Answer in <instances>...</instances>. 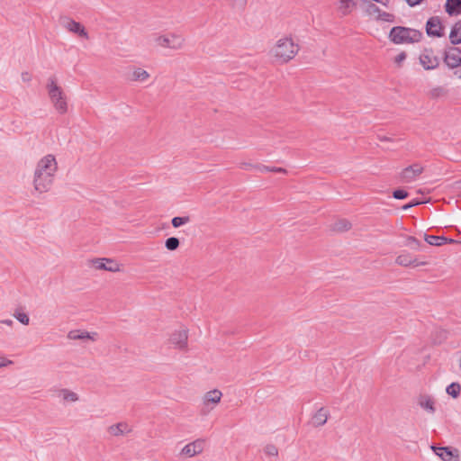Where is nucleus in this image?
I'll return each instance as SVG.
<instances>
[{
	"mask_svg": "<svg viewBox=\"0 0 461 461\" xmlns=\"http://www.w3.org/2000/svg\"><path fill=\"white\" fill-rule=\"evenodd\" d=\"M256 164H250V163H241L240 167L242 169H251L255 168Z\"/></svg>",
	"mask_w": 461,
	"mask_h": 461,
	"instance_id": "37998d69",
	"label": "nucleus"
},
{
	"mask_svg": "<svg viewBox=\"0 0 461 461\" xmlns=\"http://www.w3.org/2000/svg\"><path fill=\"white\" fill-rule=\"evenodd\" d=\"M420 63L424 69L430 70L438 67L439 59L434 55L432 49H425L420 55Z\"/></svg>",
	"mask_w": 461,
	"mask_h": 461,
	"instance_id": "1a4fd4ad",
	"label": "nucleus"
},
{
	"mask_svg": "<svg viewBox=\"0 0 461 461\" xmlns=\"http://www.w3.org/2000/svg\"><path fill=\"white\" fill-rule=\"evenodd\" d=\"M376 19L386 23H393L395 21V16L393 14L381 11L380 14L377 15Z\"/></svg>",
	"mask_w": 461,
	"mask_h": 461,
	"instance_id": "473e14b6",
	"label": "nucleus"
},
{
	"mask_svg": "<svg viewBox=\"0 0 461 461\" xmlns=\"http://www.w3.org/2000/svg\"><path fill=\"white\" fill-rule=\"evenodd\" d=\"M395 263H398L401 266L406 267H418L420 266H425L427 264V261H395Z\"/></svg>",
	"mask_w": 461,
	"mask_h": 461,
	"instance_id": "7c9ffc66",
	"label": "nucleus"
},
{
	"mask_svg": "<svg viewBox=\"0 0 461 461\" xmlns=\"http://www.w3.org/2000/svg\"><path fill=\"white\" fill-rule=\"evenodd\" d=\"M406 53L405 51H402L400 52L395 58H394V62L396 65L400 66L402 64V61H404L406 59Z\"/></svg>",
	"mask_w": 461,
	"mask_h": 461,
	"instance_id": "58836bf2",
	"label": "nucleus"
},
{
	"mask_svg": "<svg viewBox=\"0 0 461 461\" xmlns=\"http://www.w3.org/2000/svg\"><path fill=\"white\" fill-rule=\"evenodd\" d=\"M10 363H11V361H9V360L6 361L5 358L0 357V368L6 366Z\"/></svg>",
	"mask_w": 461,
	"mask_h": 461,
	"instance_id": "a18cd8bd",
	"label": "nucleus"
},
{
	"mask_svg": "<svg viewBox=\"0 0 461 461\" xmlns=\"http://www.w3.org/2000/svg\"><path fill=\"white\" fill-rule=\"evenodd\" d=\"M94 259H102V260H104V259H108L107 258H95Z\"/></svg>",
	"mask_w": 461,
	"mask_h": 461,
	"instance_id": "09e8293b",
	"label": "nucleus"
},
{
	"mask_svg": "<svg viewBox=\"0 0 461 461\" xmlns=\"http://www.w3.org/2000/svg\"><path fill=\"white\" fill-rule=\"evenodd\" d=\"M1 322L7 326H12L14 324V321H12L10 319L3 320V321H1Z\"/></svg>",
	"mask_w": 461,
	"mask_h": 461,
	"instance_id": "49530a36",
	"label": "nucleus"
},
{
	"mask_svg": "<svg viewBox=\"0 0 461 461\" xmlns=\"http://www.w3.org/2000/svg\"><path fill=\"white\" fill-rule=\"evenodd\" d=\"M255 169L261 173L275 172V173H286V169L283 167H268L262 164H256Z\"/></svg>",
	"mask_w": 461,
	"mask_h": 461,
	"instance_id": "bb28decb",
	"label": "nucleus"
},
{
	"mask_svg": "<svg viewBox=\"0 0 461 461\" xmlns=\"http://www.w3.org/2000/svg\"><path fill=\"white\" fill-rule=\"evenodd\" d=\"M426 33L429 37L440 38L444 36V26L438 16H432L426 23Z\"/></svg>",
	"mask_w": 461,
	"mask_h": 461,
	"instance_id": "0eeeda50",
	"label": "nucleus"
},
{
	"mask_svg": "<svg viewBox=\"0 0 461 461\" xmlns=\"http://www.w3.org/2000/svg\"><path fill=\"white\" fill-rule=\"evenodd\" d=\"M454 74L461 79V65L456 68V70L454 72Z\"/></svg>",
	"mask_w": 461,
	"mask_h": 461,
	"instance_id": "de8ad7c7",
	"label": "nucleus"
},
{
	"mask_svg": "<svg viewBox=\"0 0 461 461\" xmlns=\"http://www.w3.org/2000/svg\"><path fill=\"white\" fill-rule=\"evenodd\" d=\"M61 393L63 394L64 401L76 402L78 400L77 394L74 392L68 391V389H63Z\"/></svg>",
	"mask_w": 461,
	"mask_h": 461,
	"instance_id": "2f4dec72",
	"label": "nucleus"
},
{
	"mask_svg": "<svg viewBox=\"0 0 461 461\" xmlns=\"http://www.w3.org/2000/svg\"><path fill=\"white\" fill-rule=\"evenodd\" d=\"M366 13L370 15L375 14H377V15H379L381 13V9L375 4H369L366 7Z\"/></svg>",
	"mask_w": 461,
	"mask_h": 461,
	"instance_id": "e433bc0d",
	"label": "nucleus"
},
{
	"mask_svg": "<svg viewBox=\"0 0 461 461\" xmlns=\"http://www.w3.org/2000/svg\"><path fill=\"white\" fill-rule=\"evenodd\" d=\"M382 140H389V138L384 137V139H381Z\"/></svg>",
	"mask_w": 461,
	"mask_h": 461,
	"instance_id": "8fccbe9b",
	"label": "nucleus"
},
{
	"mask_svg": "<svg viewBox=\"0 0 461 461\" xmlns=\"http://www.w3.org/2000/svg\"><path fill=\"white\" fill-rule=\"evenodd\" d=\"M96 337H97V333L96 332H88V331H81V330H70L68 334V338L69 339H73V340H76V339H91V340H95L96 339Z\"/></svg>",
	"mask_w": 461,
	"mask_h": 461,
	"instance_id": "dca6fc26",
	"label": "nucleus"
},
{
	"mask_svg": "<svg viewBox=\"0 0 461 461\" xmlns=\"http://www.w3.org/2000/svg\"><path fill=\"white\" fill-rule=\"evenodd\" d=\"M445 11L449 16H457L461 14V0H447Z\"/></svg>",
	"mask_w": 461,
	"mask_h": 461,
	"instance_id": "f3484780",
	"label": "nucleus"
},
{
	"mask_svg": "<svg viewBox=\"0 0 461 461\" xmlns=\"http://www.w3.org/2000/svg\"><path fill=\"white\" fill-rule=\"evenodd\" d=\"M22 79L24 82H28L32 79L31 75L28 72H23L22 73Z\"/></svg>",
	"mask_w": 461,
	"mask_h": 461,
	"instance_id": "c03bdc74",
	"label": "nucleus"
},
{
	"mask_svg": "<svg viewBox=\"0 0 461 461\" xmlns=\"http://www.w3.org/2000/svg\"><path fill=\"white\" fill-rule=\"evenodd\" d=\"M204 447V440L203 439H196L187 445H185L182 450L181 455L186 456L188 457L194 456L195 455L203 452Z\"/></svg>",
	"mask_w": 461,
	"mask_h": 461,
	"instance_id": "9b49d317",
	"label": "nucleus"
},
{
	"mask_svg": "<svg viewBox=\"0 0 461 461\" xmlns=\"http://www.w3.org/2000/svg\"><path fill=\"white\" fill-rule=\"evenodd\" d=\"M299 46L291 38L280 39L272 52L275 58L281 63H287L298 53Z\"/></svg>",
	"mask_w": 461,
	"mask_h": 461,
	"instance_id": "20e7f679",
	"label": "nucleus"
},
{
	"mask_svg": "<svg viewBox=\"0 0 461 461\" xmlns=\"http://www.w3.org/2000/svg\"><path fill=\"white\" fill-rule=\"evenodd\" d=\"M422 37L420 31L404 26L393 27L388 35L389 40L394 44L417 43Z\"/></svg>",
	"mask_w": 461,
	"mask_h": 461,
	"instance_id": "f03ea898",
	"label": "nucleus"
},
{
	"mask_svg": "<svg viewBox=\"0 0 461 461\" xmlns=\"http://www.w3.org/2000/svg\"><path fill=\"white\" fill-rule=\"evenodd\" d=\"M423 0H405V2L410 5L411 7L416 6L420 5Z\"/></svg>",
	"mask_w": 461,
	"mask_h": 461,
	"instance_id": "79ce46f5",
	"label": "nucleus"
},
{
	"mask_svg": "<svg viewBox=\"0 0 461 461\" xmlns=\"http://www.w3.org/2000/svg\"><path fill=\"white\" fill-rule=\"evenodd\" d=\"M57 170L58 163L53 155L48 154L41 158L34 171V189L41 194L48 192L53 184Z\"/></svg>",
	"mask_w": 461,
	"mask_h": 461,
	"instance_id": "f257e3e1",
	"label": "nucleus"
},
{
	"mask_svg": "<svg viewBox=\"0 0 461 461\" xmlns=\"http://www.w3.org/2000/svg\"><path fill=\"white\" fill-rule=\"evenodd\" d=\"M442 92H443L442 87H436L431 90L430 95L432 97H438Z\"/></svg>",
	"mask_w": 461,
	"mask_h": 461,
	"instance_id": "a19ab883",
	"label": "nucleus"
},
{
	"mask_svg": "<svg viewBox=\"0 0 461 461\" xmlns=\"http://www.w3.org/2000/svg\"><path fill=\"white\" fill-rule=\"evenodd\" d=\"M91 267L95 269L117 272L121 270L118 261H90Z\"/></svg>",
	"mask_w": 461,
	"mask_h": 461,
	"instance_id": "2eb2a0df",
	"label": "nucleus"
},
{
	"mask_svg": "<svg viewBox=\"0 0 461 461\" xmlns=\"http://www.w3.org/2000/svg\"><path fill=\"white\" fill-rule=\"evenodd\" d=\"M233 6L244 8L247 5L248 0H230Z\"/></svg>",
	"mask_w": 461,
	"mask_h": 461,
	"instance_id": "ea45409f",
	"label": "nucleus"
},
{
	"mask_svg": "<svg viewBox=\"0 0 461 461\" xmlns=\"http://www.w3.org/2000/svg\"><path fill=\"white\" fill-rule=\"evenodd\" d=\"M187 330H181L175 331L172 333L170 337V342L173 344L176 348L179 349H184L186 348L187 345Z\"/></svg>",
	"mask_w": 461,
	"mask_h": 461,
	"instance_id": "4468645a",
	"label": "nucleus"
},
{
	"mask_svg": "<svg viewBox=\"0 0 461 461\" xmlns=\"http://www.w3.org/2000/svg\"><path fill=\"white\" fill-rule=\"evenodd\" d=\"M422 171H423V168L420 165L413 164V165H411V166L405 167L402 171L401 177L403 180V182L410 183V182L415 180V178L419 175H420L422 173Z\"/></svg>",
	"mask_w": 461,
	"mask_h": 461,
	"instance_id": "f8f14e48",
	"label": "nucleus"
},
{
	"mask_svg": "<svg viewBox=\"0 0 461 461\" xmlns=\"http://www.w3.org/2000/svg\"><path fill=\"white\" fill-rule=\"evenodd\" d=\"M14 318L23 325H28L30 322V318L27 313L22 312H15L14 313Z\"/></svg>",
	"mask_w": 461,
	"mask_h": 461,
	"instance_id": "72a5a7b5",
	"label": "nucleus"
},
{
	"mask_svg": "<svg viewBox=\"0 0 461 461\" xmlns=\"http://www.w3.org/2000/svg\"><path fill=\"white\" fill-rule=\"evenodd\" d=\"M165 247L168 250H175L179 247V240L176 237H170L166 240Z\"/></svg>",
	"mask_w": 461,
	"mask_h": 461,
	"instance_id": "c756f323",
	"label": "nucleus"
},
{
	"mask_svg": "<svg viewBox=\"0 0 461 461\" xmlns=\"http://www.w3.org/2000/svg\"><path fill=\"white\" fill-rule=\"evenodd\" d=\"M446 392L448 395L456 399L460 395L461 386L458 383L453 382L447 386Z\"/></svg>",
	"mask_w": 461,
	"mask_h": 461,
	"instance_id": "cd10ccee",
	"label": "nucleus"
},
{
	"mask_svg": "<svg viewBox=\"0 0 461 461\" xmlns=\"http://www.w3.org/2000/svg\"><path fill=\"white\" fill-rule=\"evenodd\" d=\"M351 227L352 225L348 220L339 219L330 225V230L340 233L349 230Z\"/></svg>",
	"mask_w": 461,
	"mask_h": 461,
	"instance_id": "aec40b11",
	"label": "nucleus"
},
{
	"mask_svg": "<svg viewBox=\"0 0 461 461\" xmlns=\"http://www.w3.org/2000/svg\"><path fill=\"white\" fill-rule=\"evenodd\" d=\"M265 453L270 456H276L278 455V449L275 445L269 444L265 447Z\"/></svg>",
	"mask_w": 461,
	"mask_h": 461,
	"instance_id": "c9c22d12",
	"label": "nucleus"
},
{
	"mask_svg": "<svg viewBox=\"0 0 461 461\" xmlns=\"http://www.w3.org/2000/svg\"><path fill=\"white\" fill-rule=\"evenodd\" d=\"M59 23L60 25L68 31L74 32L84 39H88V32L80 23L76 22L68 16L60 17Z\"/></svg>",
	"mask_w": 461,
	"mask_h": 461,
	"instance_id": "423d86ee",
	"label": "nucleus"
},
{
	"mask_svg": "<svg viewBox=\"0 0 461 461\" xmlns=\"http://www.w3.org/2000/svg\"><path fill=\"white\" fill-rule=\"evenodd\" d=\"M156 41L161 47L179 50L183 47L185 39L181 35L172 33L161 35L157 38Z\"/></svg>",
	"mask_w": 461,
	"mask_h": 461,
	"instance_id": "39448f33",
	"label": "nucleus"
},
{
	"mask_svg": "<svg viewBox=\"0 0 461 461\" xmlns=\"http://www.w3.org/2000/svg\"><path fill=\"white\" fill-rule=\"evenodd\" d=\"M355 5L356 3L354 2V0H340L339 10L342 15H347L351 12L350 7Z\"/></svg>",
	"mask_w": 461,
	"mask_h": 461,
	"instance_id": "a878e982",
	"label": "nucleus"
},
{
	"mask_svg": "<svg viewBox=\"0 0 461 461\" xmlns=\"http://www.w3.org/2000/svg\"><path fill=\"white\" fill-rule=\"evenodd\" d=\"M444 62L450 68H457L461 66V50L458 47H450L445 51Z\"/></svg>",
	"mask_w": 461,
	"mask_h": 461,
	"instance_id": "6e6552de",
	"label": "nucleus"
},
{
	"mask_svg": "<svg viewBox=\"0 0 461 461\" xmlns=\"http://www.w3.org/2000/svg\"><path fill=\"white\" fill-rule=\"evenodd\" d=\"M433 452L443 461H460L458 450L451 447H431Z\"/></svg>",
	"mask_w": 461,
	"mask_h": 461,
	"instance_id": "9d476101",
	"label": "nucleus"
},
{
	"mask_svg": "<svg viewBox=\"0 0 461 461\" xmlns=\"http://www.w3.org/2000/svg\"><path fill=\"white\" fill-rule=\"evenodd\" d=\"M449 41L456 46L461 43V20L457 21L451 28Z\"/></svg>",
	"mask_w": 461,
	"mask_h": 461,
	"instance_id": "6ab92c4d",
	"label": "nucleus"
},
{
	"mask_svg": "<svg viewBox=\"0 0 461 461\" xmlns=\"http://www.w3.org/2000/svg\"><path fill=\"white\" fill-rule=\"evenodd\" d=\"M46 88L49 97L57 112L60 114L66 113L68 112L67 97L62 88L58 86L55 77H49Z\"/></svg>",
	"mask_w": 461,
	"mask_h": 461,
	"instance_id": "7ed1b4c3",
	"label": "nucleus"
},
{
	"mask_svg": "<svg viewBox=\"0 0 461 461\" xmlns=\"http://www.w3.org/2000/svg\"><path fill=\"white\" fill-rule=\"evenodd\" d=\"M329 411L323 407L320 408L312 418V422L315 427H320L327 422Z\"/></svg>",
	"mask_w": 461,
	"mask_h": 461,
	"instance_id": "a211bd4d",
	"label": "nucleus"
},
{
	"mask_svg": "<svg viewBox=\"0 0 461 461\" xmlns=\"http://www.w3.org/2000/svg\"><path fill=\"white\" fill-rule=\"evenodd\" d=\"M424 240H425L424 244H426L427 247L429 245H430V246H442V245L447 244V243L461 244V240H453V239H448V238H446L444 236H434V235H428V234H424Z\"/></svg>",
	"mask_w": 461,
	"mask_h": 461,
	"instance_id": "ddd939ff",
	"label": "nucleus"
},
{
	"mask_svg": "<svg viewBox=\"0 0 461 461\" xmlns=\"http://www.w3.org/2000/svg\"><path fill=\"white\" fill-rule=\"evenodd\" d=\"M419 405L428 412L433 414L436 411L435 402L432 397L429 395H421L419 398Z\"/></svg>",
	"mask_w": 461,
	"mask_h": 461,
	"instance_id": "412c9836",
	"label": "nucleus"
},
{
	"mask_svg": "<svg viewBox=\"0 0 461 461\" xmlns=\"http://www.w3.org/2000/svg\"><path fill=\"white\" fill-rule=\"evenodd\" d=\"M149 77V74L145 69L140 68H135L132 72L131 80L133 81H145Z\"/></svg>",
	"mask_w": 461,
	"mask_h": 461,
	"instance_id": "393cba45",
	"label": "nucleus"
},
{
	"mask_svg": "<svg viewBox=\"0 0 461 461\" xmlns=\"http://www.w3.org/2000/svg\"><path fill=\"white\" fill-rule=\"evenodd\" d=\"M421 202L419 200V199H413L412 201H411L410 203L404 204L402 209L406 211V210H409L416 205H419L420 204Z\"/></svg>",
	"mask_w": 461,
	"mask_h": 461,
	"instance_id": "4c0bfd02",
	"label": "nucleus"
},
{
	"mask_svg": "<svg viewBox=\"0 0 461 461\" xmlns=\"http://www.w3.org/2000/svg\"><path fill=\"white\" fill-rule=\"evenodd\" d=\"M189 221H190L189 216H183V217L176 216L171 220V223L174 228H179L182 225H184Z\"/></svg>",
	"mask_w": 461,
	"mask_h": 461,
	"instance_id": "c85d7f7f",
	"label": "nucleus"
},
{
	"mask_svg": "<svg viewBox=\"0 0 461 461\" xmlns=\"http://www.w3.org/2000/svg\"><path fill=\"white\" fill-rule=\"evenodd\" d=\"M130 429L126 423L119 422L110 427V432L114 436L122 435L124 432H129Z\"/></svg>",
	"mask_w": 461,
	"mask_h": 461,
	"instance_id": "b1692460",
	"label": "nucleus"
},
{
	"mask_svg": "<svg viewBox=\"0 0 461 461\" xmlns=\"http://www.w3.org/2000/svg\"><path fill=\"white\" fill-rule=\"evenodd\" d=\"M221 395H222L221 392L217 389L209 391L205 394V398H204L205 402L206 403L212 402L213 404L218 403L221 400Z\"/></svg>",
	"mask_w": 461,
	"mask_h": 461,
	"instance_id": "5701e85b",
	"label": "nucleus"
},
{
	"mask_svg": "<svg viewBox=\"0 0 461 461\" xmlns=\"http://www.w3.org/2000/svg\"><path fill=\"white\" fill-rule=\"evenodd\" d=\"M409 196V193L403 189H396L393 192V197L398 200L405 199Z\"/></svg>",
	"mask_w": 461,
	"mask_h": 461,
	"instance_id": "f704fd0d",
	"label": "nucleus"
},
{
	"mask_svg": "<svg viewBox=\"0 0 461 461\" xmlns=\"http://www.w3.org/2000/svg\"><path fill=\"white\" fill-rule=\"evenodd\" d=\"M404 245L413 250H424L427 245L418 240L415 237L408 236L404 240Z\"/></svg>",
	"mask_w": 461,
	"mask_h": 461,
	"instance_id": "4be33fe9",
	"label": "nucleus"
}]
</instances>
